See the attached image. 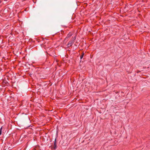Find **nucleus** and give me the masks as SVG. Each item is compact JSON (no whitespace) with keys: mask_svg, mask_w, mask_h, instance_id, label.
<instances>
[{"mask_svg":"<svg viewBox=\"0 0 150 150\" xmlns=\"http://www.w3.org/2000/svg\"><path fill=\"white\" fill-rule=\"evenodd\" d=\"M36 70V68H35L34 66L30 68V70L29 71L28 74L30 77H32V76H34Z\"/></svg>","mask_w":150,"mask_h":150,"instance_id":"obj_1","label":"nucleus"},{"mask_svg":"<svg viewBox=\"0 0 150 150\" xmlns=\"http://www.w3.org/2000/svg\"><path fill=\"white\" fill-rule=\"evenodd\" d=\"M36 70L35 71V75H39L40 76V75H41L42 74V71L39 68H36Z\"/></svg>","mask_w":150,"mask_h":150,"instance_id":"obj_2","label":"nucleus"},{"mask_svg":"<svg viewBox=\"0 0 150 150\" xmlns=\"http://www.w3.org/2000/svg\"><path fill=\"white\" fill-rule=\"evenodd\" d=\"M2 80L3 85L6 84L7 86H8L9 84V83L6 79H2Z\"/></svg>","mask_w":150,"mask_h":150,"instance_id":"obj_3","label":"nucleus"},{"mask_svg":"<svg viewBox=\"0 0 150 150\" xmlns=\"http://www.w3.org/2000/svg\"><path fill=\"white\" fill-rule=\"evenodd\" d=\"M74 43V40H71L68 43L67 45L68 47H70L72 45V44H73Z\"/></svg>","mask_w":150,"mask_h":150,"instance_id":"obj_4","label":"nucleus"},{"mask_svg":"<svg viewBox=\"0 0 150 150\" xmlns=\"http://www.w3.org/2000/svg\"><path fill=\"white\" fill-rule=\"evenodd\" d=\"M57 147V143H54L53 146L51 148V149L54 150H56Z\"/></svg>","mask_w":150,"mask_h":150,"instance_id":"obj_5","label":"nucleus"},{"mask_svg":"<svg viewBox=\"0 0 150 150\" xmlns=\"http://www.w3.org/2000/svg\"><path fill=\"white\" fill-rule=\"evenodd\" d=\"M9 148H10V147H8V146H4L2 150H8V149H9Z\"/></svg>","mask_w":150,"mask_h":150,"instance_id":"obj_6","label":"nucleus"},{"mask_svg":"<svg viewBox=\"0 0 150 150\" xmlns=\"http://www.w3.org/2000/svg\"><path fill=\"white\" fill-rule=\"evenodd\" d=\"M84 53L83 52H82V53L81 54V55L80 56V59H81L83 58V56L84 55Z\"/></svg>","mask_w":150,"mask_h":150,"instance_id":"obj_7","label":"nucleus"},{"mask_svg":"<svg viewBox=\"0 0 150 150\" xmlns=\"http://www.w3.org/2000/svg\"><path fill=\"white\" fill-rule=\"evenodd\" d=\"M72 35L70 34V33H69L67 35V37L66 38H70L71 37V36Z\"/></svg>","mask_w":150,"mask_h":150,"instance_id":"obj_8","label":"nucleus"},{"mask_svg":"<svg viewBox=\"0 0 150 150\" xmlns=\"http://www.w3.org/2000/svg\"><path fill=\"white\" fill-rule=\"evenodd\" d=\"M58 131H57V132H56L55 138H57L58 137Z\"/></svg>","mask_w":150,"mask_h":150,"instance_id":"obj_9","label":"nucleus"},{"mask_svg":"<svg viewBox=\"0 0 150 150\" xmlns=\"http://www.w3.org/2000/svg\"><path fill=\"white\" fill-rule=\"evenodd\" d=\"M2 127H1L0 129V135L2 133Z\"/></svg>","mask_w":150,"mask_h":150,"instance_id":"obj_10","label":"nucleus"},{"mask_svg":"<svg viewBox=\"0 0 150 150\" xmlns=\"http://www.w3.org/2000/svg\"><path fill=\"white\" fill-rule=\"evenodd\" d=\"M57 138H55L54 142V143H57Z\"/></svg>","mask_w":150,"mask_h":150,"instance_id":"obj_11","label":"nucleus"},{"mask_svg":"<svg viewBox=\"0 0 150 150\" xmlns=\"http://www.w3.org/2000/svg\"><path fill=\"white\" fill-rule=\"evenodd\" d=\"M136 72L137 73H139L141 71L139 70H137Z\"/></svg>","mask_w":150,"mask_h":150,"instance_id":"obj_12","label":"nucleus"},{"mask_svg":"<svg viewBox=\"0 0 150 150\" xmlns=\"http://www.w3.org/2000/svg\"><path fill=\"white\" fill-rule=\"evenodd\" d=\"M76 36H75L74 37V40H74H74L76 39Z\"/></svg>","mask_w":150,"mask_h":150,"instance_id":"obj_13","label":"nucleus"},{"mask_svg":"<svg viewBox=\"0 0 150 150\" xmlns=\"http://www.w3.org/2000/svg\"><path fill=\"white\" fill-rule=\"evenodd\" d=\"M118 92H119L118 91H117V92H115V93H118Z\"/></svg>","mask_w":150,"mask_h":150,"instance_id":"obj_14","label":"nucleus"},{"mask_svg":"<svg viewBox=\"0 0 150 150\" xmlns=\"http://www.w3.org/2000/svg\"><path fill=\"white\" fill-rule=\"evenodd\" d=\"M126 6H127V5H126L125 7H124L125 8H126Z\"/></svg>","mask_w":150,"mask_h":150,"instance_id":"obj_15","label":"nucleus"},{"mask_svg":"<svg viewBox=\"0 0 150 150\" xmlns=\"http://www.w3.org/2000/svg\"><path fill=\"white\" fill-rule=\"evenodd\" d=\"M28 119L29 120V121H30V120L29 117H28Z\"/></svg>","mask_w":150,"mask_h":150,"instance_id":"obj_16","label":"nucleus"},{"mask_svg":"<svg viewBox=\"0 0 150 150\" xmlns=\"http://www.w3.org/2000/svg\"><path fill=\"white\" fill-rule=\"evenodd\" d=\"M75 45L76 46H77V45H76L75 44Z\"/></svg>","mask_w":150,"mask_h":150,"instance_id":"obj_17","label":"nucleus"},{"mask_svg":"<svg viewBox=\"0 0 150 150\" xmlns=\"http://www.w3.org/2000/svg\"><path fill=\"white\" fill-rule=\"evenodd\" d=\"M121 93H123V92H121Z\"/></svg>","mask_w":150,"mask_h":150,"instance_id":"obj_18","label":"nucleus"},{"mask_svg":"<svg viewBox=\"0 0 150 150\" xmlns=\"http://www.w3.org/2000/svg\"><path fill=\"white\" fill-rule=\"evenodd\" d=\"M9 149H10V148H9Z\"/></svg>","mask_w":150,"mask_h":150,"instance_id":"obj_19","label":"nucleus"}]
</instances>
